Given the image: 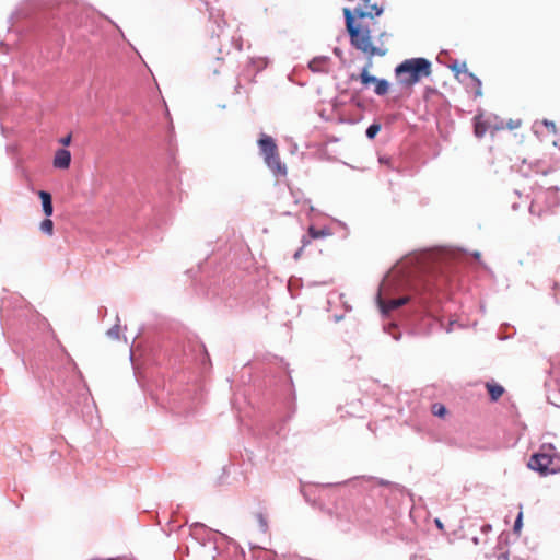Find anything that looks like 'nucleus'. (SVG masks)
I'll return each instance as SVG.
<instances>
[{"label":"nucleus","instance_id":"2","mask_svg":"<svg viewBox=\"0 0 560 560\" xmlns=\"http://www.w3.org/2000/svg\"><path fill=\"white\" fill-rule=\"evenodd\" d=\"M431 61L427 58H410L396 67L395 74L399 83L413 85L431 74Z\"/></svg>","mask_w":560,"mask_h":560},{"label":"nucleus","instance_id":"21","mask_svg":"<svg viewBox=\"0 0 560 560\" xmlns=\"http://www.w3.org/2000/svg\"><path fill=\"white\" fill-rule=\"evenodd\" d=\"M452 69H453L456 73H459V71H460L459 69H457V67H456V66H453V67H452Z\"/></svg>","mask_w":560,"mask_h":560},{"label":"nucleus","instance_id":"15","mask_svg":"<svg viewBox=\"0 0 560 560\" xmlns=\"http://www.w3.org/2000/svg\"><path fill=\"white\" fill-rule=\"evenodd\" d=\"M486 131H487L486 126L482 122L477 121L476 125H475V135L478 138H481V137H483Z\"/></svg>","mask_w":560,"mask_h":560},{"label":"nucleus","instance_id":"22","mask_svg":"<svg viewBox=\"0 0 560 560\" xmlns=\"http://www.w3.org/2000/svg\"><path fill=\"white\" fill-rule=\"evenodd\" d=\"M435 522L439 527H442V523L439 520H436Z\"/></svg>","mask_w":560,"mask_h":560},{"label":"nucleus","instance_id":"12","mask_svg":"<svg viewBox=\"0 0 560 560\" xmlns=\"http://www.w3.org/2000/svg\"><path fill=\"white\" fill-rule=\"evenodd\" d=\"M40 230L46 233L47 235H52L54 233V222L47 218L42 221L40 223Z\"/></svg>","mask_w":560,"mask_h":560},{"label":"nucleus","instance_id":"19","mask_svg":"<svg viewBox=\"0 0 560 560\" xmlns=\"http://www.w3.org/2000/svg\"><path fill=\"white\" fill-rule=\"evenodd\" d=\"M71 135H68L66 137H62L59 142L65 145V147H68L70 143H71Z\"/></svg>","mask_w":560,"mask_h":560},{"label":"nucleus","instance_id":"9","mask_svg":"<svg viewBox=\"0 0 560 560\" xmlns=\"http://www.w3.org/2000/svg\"><path fill=\"white\" fill-rule=\"evenodd\" d=\"M486 386L492 400H498L504 393V388L499 384L487 383Z\"/></svg>","mask_w":560,"mask_h":560},{"label":"nucleus","instance_id":"23","mask_svg":"<svg viewBox=\"0 0 560 560\" xmlns=\"http://www.w3.org/2000/svg\"><path fill=\"white\" fill-rule=\"evenodd\" d=\"M386 331H387V334H389V324L388 323H387Z\"/></svg>","mask_w":560,"mask_h":560},{"label":"nucleus","instance_id":"14","mask_svg":"<svg viewBox=\"0 0 560 560\" xmlns=\"http://www.w3.org/2000/svg\"><path fill=\"white\" fill-rule=\"evenodd\" d=\"M432 412L434 416L443 417L446 413V408L442 404H434L432 406Z\"/></svg>","mask_w":560,"mask_h":560},{"label":"nucleus","instance_id":"3","mask_svg":"<svg viewBox=\"0 0 560 560\" xmlns=\"http://www.w3.org/2000/svg\"><path fill=\"white\" fill-rule=\"evenodd\" d=\"M527 466L541 476L559 474L560 454L556 453L553 445L542 444L540 451L530 456Z\"/></svg>","mask_w":560,"mask_h":560},{"label":"nucleus","instance_id":"17","mask_svg":"<svg viewBox=\"0 0 560 560\" xmlns=\"http://www.w3.org/2000/svg\"><path fill=\"white\" fill-rule=\"evenodd\" d=\"M522 517H523V514H522V512H520L517 517H516V520H515V522H514L513 530L515 533H520V530L522 528V525H523Z\"/></svg>","mask_w":560,"mask_h":560},{"label":"nucleus","instance_id":"7","mask_svg":"<svg viewBox=\"0 0 560 560\" xmlns=\"http://www.w3.org/2000/svg\"><path fill=\"white\" fill-rule=\"evenodd\" d=\"M38 196L42 200L43 211H44L45 215L50 217L54 211L51 195L47 191L40 190L38 192Z\"/></svg>","mask_w":560,"mask_h":560},{"label":"nucleus","instance_id":"11","mask_svg":"<svg viewBox=\"0 0 560 560\" xmlns=\"http://www.w3.org/2000/svg\"><path fill=\"white\" fill-rule=\"evenodd\" d=\"M384 285H385V278H383L380 283V289H378V294H377V305H378L380 312L383 315H385V301L382 296Z\"/></svg>","mask_w":560,"mask_h":560},{"label":"nucleus","instance_id":"1","mask_svg":"<svg viewBox=\"0 0 560 560\" xmlns=\"http://www.w3.org/2000/svg\"><path fill=\"white\" fill-rule=\"evenodd\" d=\"M441 258V250H422L407 255L387 270V288L390 279H398L417 293L433 290L430 279L438 275Z\"/></svg>","mask_w":560,"mask_h":560},{"label":"nucleus","instance_id":"16","mask_svg":"<svg viewBox=\"0 0 560 560\" xmlns=\"http://www.w3.org/2000/svg\"><path fill=\"white\" fill-rule=\"evenodd\" d=\"M120 335V327L115 325L110 329L107 330V336L112 339H118Z\"/></svg>","mask_w":560,"mask_h":560},{"label":"nucleus","instance_id":"5","mask_svg":"<svg viewBox=\"0 0 560 560\" xmlns=\"http://www.w3.org/2000/svg\"><path fill=\"white\" fill-rule=\"evenodd\" d=\"M370 66H371V61L368 63L366 67L363 68L362 72L360 73V81L365 89L373 88V90L376 94L384 95L385 94V80L377 79L376 77L372 75L369 71Z\"/></svg>","mask_w":560,"mask_h":560},{"label":"nucleus","instance_id":"24","mask_svg":"<svg viewBox=\"0 0 560 560\" xmlns=\"http://www.w3.org/2000/svg\"><path fill=\"white\" fill-rule=\"evenodd\" d=\"M479 256H480V254H479V253H476V254H475V257H476V258H479Z\"/></svg>","mask_w":560,"mask_h":560},{"label":"nucleus","instance_id":"20","mask_svg":"<svg viewBox=\"0 0 560 560\" xmlns=\"http://www.w3.org/2000/svg\"><path fill=\"white\" fill-rule=\"evenodd\" d=\"M544 124H545V126L550 128L552 130V132H556V126H555L553 121L545 120Z\"/></svg>","mask_w":560,"mask_h":560},{"label":"nucleus","instance_id":"18","mask_svg":"<svg viewBox=\"0 0 560 560\" xmlns=\"http://www.w3.org/2000/svg\"><path fill=\"white\" fill-rule=\"evenodd\" d=\"M308 233H310L312 238H318V237H322V236L325 235V233L323 231H317L313 226H311L308 229Z\"/></svg>","mask_w":560,"mask_h":560},{"label":"nucleus","instance_id":"25","mask_svg":"<svg viewBox=\"0 0 560 560\" xmlns=\"http://www.w3.org/2000/svg\"><path fill=\"white\" fill-rule=\"evenodd\" d=\"M503 560H508V558L504 557Z\"/></svg>","mask_w":560,"mask_h":560},{"label":"nucleus","instance_id":"13","mask_svg":"<svg viewBox=\"0 0 560 560\" xmlns=\"http://www.w3.org/2000/svg\"><path fill=\"white\" fill-rule=\"evenodd\" d=\"M382 129L381 124H373L366 130V136L370 139H373Z\"/></svg>","mask_w":560,"mask_h":560},{"label":"nucleus","instance_id":"8","mask_svg":"<svg viewBox=\"0 0 560 560\" xmlns=\"http://www.w3.org/2000/svg\"><path fill=\"white\" fill-rule=\"evenodd\" d=\"M409 299H410L409 295H404L398 299H389L387 296V304H386L387 313L392 310H396V308L400 307L401 305L406 304L409 301Z\"/></svg>","mask_w":560,"mask_h":560},{"label":"nucleus","instance_id":"4","mask_svg":"<svg viewBox=\"0 0 560 560\" xmlns=\"http://www.w3.org/2000/svg\"><path fill=\"white\" fill-rule=\"evenodd\" d=\"M258 145L268 167L275 174L284 175L287 170L285 166L281 164L278 147L275 140L270 136L261 135L258 140Z\"/></svg>","mask_w":560,"mask_h":560},{"label":"nucleus","instance_id":"6","mask_svg":"<svg viewBox=\"0 0 560 560\" xmlns=\"http://www.w3.org/2000/svg\"><path fill=\"white\" fill-rule=\"evenodd\" d=\"M71 163V153L69 150L59 149L57 150L54 158V166L56 168L67 170Z\"/></svg>","mask_w":560,"mask_h":560},{"label":"nucleus","instance_id":"10","mask_svg":"<svg viewBox=\"0 0 560 560\" xmlns=\"http://www.w3.org/2000/svg\"><path fill=\"white\" fill-rule=\"evenodd\" d=\"M464 72L468 74V77L471 79L474 86H475V96L479 97L482 95L481 90V81L479 78H477L474 73L468 72L466 69H464Z\"/></svg>","mask_w":560,"mask_h":560}]
</instances>
